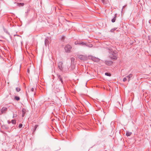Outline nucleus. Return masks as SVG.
<instances>
[{
    "label": "nucleus",
    "instance_id": "10",
    "mask_svg": "<svg viewBox=\"0 0 151 151\" xmlns=\"http://www.w3.org/2000/svg\"><path fill=\"white\" fill-rule=\"evenodd\" d=\"M132 134V133L130 132H127L126 133V135L127 136H130Z\"/></svg>",
    "mask_w": 151,
    "mask_h": 151
},
{
    "label": "nucleus",
    "instance_id": "4",
    "mask_svg": "<svg viewBox=\"0 0 151 151\" xmlns=\"http://www.w3.org/2000/svg\"><path fill=\"white\" fill-rule=\"evenodd\" d=\"M78 58H79L82 60H86V58L85 56L82 55H80Z\"/></svg>",
    "mask_w": 151,
    "mask_h": 151
},
{
    "label": "nucleus",
    "instance_id": "22",
    "mask_svg": "<svg viewBox=\"0 0 151 151\" xmlns=\"http://www.w3.org/2000/svg\"><path fill=\"white\" fill-rule=\"evenodd\" d=\"M71 60H74V58H71Z\"/></svg>",
    "mask_w": 151,
    "mask_h": 151
},
{
    "label": "nucleus",
    "instance_id": "8",
    "mask_svg": "<svg viewBox=\"0 0 151 151\" xmlns=\"http://www.w3.org/2000/svg\"><path fill=\"white\" fill-rule=\"evenodd\" d=\"M116 14H115L114 18L111 20V21L112 22H114L115 21L116 18Z\"/></svg>",
    "mask_w": 151,
    "mask_h": 151
},
{
    "label": "nucleus",
    "instance_id": "2",
    "mask_svg": "<svg viewBox=\"0 0 151 151\" xmlns=\"http://www.w3.org/2000/svg\"><path fill=\"white\" fill-rule=\"evenodd\" d=\"M116 55V52H115L114 53V54L113 53H111L110 55V57L111 59L116 60L117 58Z\"/></svg>",
    "mask_w": 151,
    "mask_h": 151
},
{
    "label": "nucleus",
    "instance_id": "20",
    "mask_svg": "<svg viewBox=\"0 0 151 151\" xmlns=\"http://www.w3.org/2000/svg\"><path fill=\"white\" fill-rule=\"evenodd\" d=\"M19 5H21L22 6H23L24 5V4L23 3H20L19 4Z\"/></svg>",
    "mask_w": 151,
    "mask_h": 151
},
{
    "label": "nucleus",
    "instance_id": "9",
    "mask_svg": "<svg viewBox=\"0 0 151 151\" xmlns=\"http://www.w3.org/2000/svg\"><path fill=\"white\" fill-rule=\"evenodd\" d=\"M132 77V74H130L129 75H128V76H127V78H128V81L130 80V78H131Z\"/></svg>",
    "mask_w": 151,
    "mask_h": 151
},
{
    "label": "nucleus",
    "instance_id": "13",
    "mask_svg": "<svg viewBox=\"0 0 151 151\" xmlns=\"http://www.w3.org/2000/svg\"><path fill=\"white\" fill-rule=\"evenodd\" d=\"M105 75L106 76H111V74L110 73H105Z\"/></svg>",
    "mask_w": 151,
    "mask_h": 151
},
{
    "label": "nucleus",
    "instance_id": "11",
    "mask_svg": "<svg viewBox=\"0 0 151 151\" xmlns=\"http://www.w3.org/2000/svg\"><path fill=\"white\" fill-rule=\"evenodd\" d=\"M14 99L17 101H19L20 100L19 97L17 96H15L14 97Z\"/></svg>",
    "mask_w": 151,
    "mask_h": 151
},
{
    "label": "nucleus",
    "instance_id": "16",
    "mask_svg": "<svg viewBox=\"0 0 151 151\" xmlns=\"http://www.w3.org/2000/svg\"><path fill=\"white\" fill-rule=\"evenodd\" d=\"M20 90V88L17 87L16 88V90L17 91L19 92V91Z\"/></svg>",
    "mask_w": 151,
    "mask_h": 151
},
{
    "label": "nucleus",
    "instance_id": "1",
    "mask_svg": "<svg viewBox=\"0 0 151 151\" xmlns=\"http://www.w3.org/2000/svg\"><path fill=\"white\" fill-rule=\"evenodd\" d=\"M72 49L71 46L70 45H67L65 47V51L67 52H69L71 51Z\"/></svg>",
    "mask_w": 151,
    "mask_h": 151
},
{
    "label": "nucleus",
    "instance_id": "21",
    "mask_svg": "<svg viewBox=\"0 0 151 151\" xmlns=\"http://www.w3.org/2000/svg\"><path fill=\"white\" fill-rule=\"evenodd\" d=\"M31 90L32 91H34V88H32Z\"/></svg>",
    "mask_w": 151,
    "mask_h": 151
},
{
    "label": "nucleus",
    "instance_id": "5",
    "mask_svg": "<svg viewBox=\"0 0 151 151\" xmlns=\"http://www.w3.org/2000/svg\"><path fill=\"white\" fill-rule=\"evenodd\" d=\"M62 65L63 63L62 62H60L58 63L59 68L60 70H62L63 69Z\"/></svg>",
    "mask_w": 151,
    "mask_h": 151
},
{
    "label": "nucleus",
    "instance_id": "3",
    "mask_svg": "<svg viewBox=\"0 0 151 151\" xmlns=\"http://www.w3.org/2000/svg\"><path fill=\"white\" fill-rule=\"evenodd\" d=\"M89 59L92 60L93 61L96 62H99V59L97 58L91 56H88Z\"/></svg>",
    "mask_w": 151,
    "mask_h": 151
},
{
    "label": "nucleus",
    "instance_id": "15",
    "mask_svg": "<svg viewBox=\"0 0 151 151\" xmlns=\"http://www.w3.org/2000/svg\"><path fill=\"white\" fill-rule=\"evenodd\" d=\"M79 44L82 45H86V44L85 43H84V42H81V43H79Z\"/></svg>",
    "mask_w": 151,
    "mask_h": 151
},
{
    "label": "nucleus",
    "instance_id": "19",
    "mask_svg": "<svg viewBox=\"0 0 151 151\" xmlns=\"http://www.w3.org/2000/svg\"><path fill=\"white\" fill-rule=\"evenodd\" d=\"M127 80V78H124L123 79V81L124 82L126 81Z\"/></svg>",
    "mask_w": 151,
    "mask_h": 151
},
{
    "label": "nucleus",
    "instance_id": "23",
    "mask_svg": "<svg viewBox=\"0 0 151 151\" xmlns=\"http://www.w3.org/2000/svg\"><path fill=\"white\" fill-rule=\"evenodd\" d=\"M27 72H28V73H29V69H28Z\"/></svg>",
    "mask_w": 151,
    "mask_h": 151
},
{
    "label": "nucleus",
    "instance_id": "24",
    "mask_svg": "<svg viewBox=\"0 0 151 151\" xmlns=\"http://www.w3.org/2000/svg\"><path fill=\"white\" fill-rule=\"evenodd\" d=\"M24 116V114H23V115H22V116Z\"/></svg>",
    "mask_w": 151,
    "mask_h": 151
},
{
    "label": "nucleus",
    "instance_id": "7",
    "mask_svg": "<svg viewBox=\"0 0 151 151\" xmlns=\"http://www.w3.org/2000/svg\"><path fill=\"white\" fill-rule=\"evenodd\" d=\"M106 64L108 65H110L112 64V62L110 61H106Z\"/></svg>",
    "mask_w": 151,
    "mask_h": 151
},
{
    "label": "nucleus",
    "instance_id": "14",
    "mask_svg": "<svg viewBox=\"0 0 151 151\" xmlns=\"http://www.w3.org/2000/svg\"><path fill=\"white\" fill-rule=\"evenodd\" d=\"M12 123L14 124H15L16 123V121L14 120H12L11 121Z\"/></svg>",
    "mask_w": 151,
    "mask_h": 151
},
{
    "label": "nucleus",
    "instance_id": "12",
    "mask_svg": "<svg viewBox=\"0 0 151 151\" xmlns=\"http://www.w3.org/2000/svg\"><path fill=\"white\" fill-rule=\"evenodd\" d=\"M38 125H35V129H34V130H33L34 132L35 131V130H36V129L37 128V127H38Z\"/></svg>",
    "mask_w": 151,
    "mask_h": 151
},
{
    "label": "nucleus",
    "instance_id": "17",
    "mask_svg": "<svg viewBox=\"0 0 151 151\" xmlns=\"http://www.w3.org/2000/svg\"><path fill=\"white\" fill-rule=\"evenodd\" d=\"M58 77L60 79V81H61V82L62 83L63 82L62 79L61 78L60 76H58Z\"/></svg>",
    "mask_w": 151,
    "mask_h": 151
},
{
    "label": "nucleus",
    "instance_id": "6",
    "mask_svg": "<svg viewBox=\"0 0 151 151\" xmlns=\"http://www.w3.org/2000/svg\"><path fill=\"white\" fill-rule=\"evenodd\" d=\"M7 110V108L6 107H3L1 109V112L2 113L5 112Z\"/></svg>",
    "mask_w": 151,
    "mask_h": 151
},
{
    "label": "nucleus",
    "instance_id": "18",
    "mask_svg": "<svg viewBox=\"0 0 151 151\" xmlns=\"http://www.w3.org/2000/svg\"><path fill=\"white\" fill-rule=\"evenodd\" d=\"M22 124H20L19 125V127L20 128H22Z\"/></svg>",
    "mask_w": 151,
    "mask_h": 151
}]
</instances>
